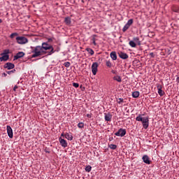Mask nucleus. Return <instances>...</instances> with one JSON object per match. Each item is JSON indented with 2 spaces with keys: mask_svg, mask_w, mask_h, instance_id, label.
<instances>
[{
  "mask_svg": "<svg viewBox=\"0 0 179 179\" xmlns=\"http://www.w3.org/2000/svg\"><path fill=\"white\" fill-rule=\"evenodd\" d=\"M32 51V55H31V58H37V57H41V55H42V54H47V52L43 50L41 46L38 45L35 48L34 47H31Z\"/></svg>",
  "mask_w": 179,
  "mask_h": 179,
  "instance_id": "nucleus-1",
  "label": "nucleus"
},
{
  "mask_svg": "<svg viewBox=\"0 0 179 179\" xmlns=\"http://www.w3.org/2000/svg\"><path fill=\"white\" fill-rule=\"evenodd\" d=\"M42 48V51H45V52L48 53V55H52L54 52H55V50H54V48L52 45L48 44V43H43L42 46H41Z\"/></svg>",
  "mask_w": 179,
  "mask_h": 179,
  "instance_id": "nucleus-2",
  "label": "nucleus"
},
{
  "mask_svg": "<svg viewBox=\"0 0 179 179\" xmlns=\"http://www.w3.org/2000/svg\"><path fill=\"white\" fill-rule=\"evenodd\" d=\"M142 115H138V117H136V120L138 122H142L144 129H148V128H149V117H142Z\"/></svg>",
  "mask_w": 179,
  "mask_h": 179,
  "instance_id": "nucleus-3",
  "label": "nucleus"
},
{
  "mask_svg": "<svg viewBox=\"0 0 179 179\" xmlns=\"http://www.w3.org/2000/svg\"><path fill=\"white\" fill-rule=\"evenodd\" d=\"M15 40L17 44L20 45L27 44V43H29V40L24 36H17Z\"/></svg>",
  "mask_w": 179,
  "mask_h": 179,
  "instance_id": "nucleus-4",
  "label": "nucleus"
},
{
  "mask_svg": "<svg viewBox=\"0 0 179 179\" xmlns=\"http://www.w3.org/2000/svg\"><path fill=\"white\" fill-rule=\"evenodd\" d=\"M127 134V130L125 129H120L115 134V135L116 136H125Z\"/></svg>",
  "mask_w": 179,
  "mask_h": 179,
  "instance_id": "nucleus-5",
  "label": "nucleus"
},
{
  "mask_svg": "<svg viewBox=\"0 0 179 179\" xmlns=\"http://www.w3.org/2000/svg\"><path fill=\"white\" fill-rule=\"evenodd\" d=\"M97 68H99V64H97V62L93 63L92 65V72L93 75L97 73Z\"/></svg>",
  "mask_w": 179,
  "mask_h": 179,
  "instance_id": "nucleus-6",
  "label": "nucleus"
},
{
  "mask_svg": "<svg viewBox=\"0 0 179 179\" xmlns=\"http://www.w3.org/2000/svg\"><path fill=\"white\" fill-rule=\"evenodd\" d=\"M59 142L62 148H66L68 146V143L66 142V140L62 138V137L59 138Z\"/></svg>",
  "mask_w": 179,
  "mask_h": 179,
  "instance_id": "nucleus-7",
  "label": "nucleus"
},
{
  "mask_svg": "<svg viewBox=\"0 0 179 179\" xmlns=\"http://www.w3.org/2000/svg\"><path fill=\"white\" fill-rule=\"evenodd\" d=\"M7 134L9 138H13V130H12V127H10V126H7Z\"/></svg>",
  "mask_w": 179,
  "mask_h": 179,
  "instance_id": "nucleus-8",
  "label": "nucleus"
},
{
  "mask_svg": "<svg viewBox=\"0 0 179 179\" xmlns=\"http://www.w3.org/2000/svg\"><path fill=\"white\" fill-rule=\"evenodd\" d=\"M119 54V57L120 58H121L122 59H128V55L124 52H120L118 53Z\"/></svg>",
  "mask_w": 179,
  "mask_h": 179,
  "instance_id": "nucleus-9",
  "label": "nucleus"
},
{
  "mask_svg": "<svg viewBox=\"0 0 179 179\" xmlns=\"http://www.w3.org/2000/svg\"><path fill=\"white\" fill-rule=\"evenodd\" d=\"M24 55V52H19L16 54V55L14 56V59H19V58H23V56Z\"/></svg>",
  "mask_w": 179,
  "mask_h": 179,
  "instance_id": "nucleus-10",
  "label": "nucleus"
},
{
  "mask_svg": "<svg viewBox=\"0 0 179 179\" xmlns=\"http://www.w3.org/2000/svg\"><path fill=\"white\" fill-rule=\"evenodd\" d=\"M4 68L6 69H13V68H15V64L12 63H6L4 65Z\"/></svg>",
  "mask_w": 179,
  "mask_h": 179,
  "instance_id": "nucleus-11",
  "label": "nucleus"
},
{
  "mask_svg": "<svg viewBox=\"0 0 179 179\" xmlns=\"http://www.w3.org/2000/svg\"><path fill=\"white\" fill-rule=\"evenodd\" d=\"M157 89H158V94H159V96H164V91H162V87L160 85H157Z\"/></svg>",
  "mask_w": 179,
  "mask_h": 179,
  "instance_id": "nucleus-12",
  "label": "nucleus"
},
{
  "mask_svg": "<svg viewBox=\"0 0 179 179\" xmlns=\"http://www.w3.org/2000/svg\"><path fill=\"white\" fill-rule=\"evenodd\" d=\"M143 160L146 164H150V159H149V157L148 155H144L143 157Z\"/></svg>",
  "mask_w": 179,
  "mask_h": 179,
  "instance_id": "nucleus-13",
  "label": "nucleus"
},
{
  "mask_svg": "<svg viewBox=\"0 0 179 179\" xmlns=\"http://www.w3.org/2000/svg\"><path fill=\"white\" fill-rule=\"evenodd\" d=\"M112 118H113V115H111V113H105L106 121H111Z\"/></svg>",
  "mask_w": 179,
  "mask_h": 179,
  "instance_id": "nucleus-14",
  "label": "nucleus"
},
{
  "mask_svg": "<svg viewBox=\"0 0 179 179\" xmlns=\"http://www.w3.org/2000/svg\"><path fill=\"white\" fill-rule=\"evenodd\" d=\"M2 57H0V61L2 62V61H8L9 59V55H1Z\"/></svg>",
  "mask_w": 179,
  "mask_h": 179,
  "instance_id": "nucleus-15",
  "label": "nucleus"
},
{
  "mask_svg": "<svg viewBox=\"0 0 179 179\" xmlns=\"http://www.w3.org/2000/svg\"><path fill=\"white\" fill-rule=\"evenodd\" d=\"M64 137L66 138V139H68V141H72L73 139V136H72V134H69V133H66L64 134Z\"/></svg>",
  "mask_w": 179,
  "mask_h": 179,
  "instance_id": "nucleus-16",
  "label": "nucleus"
},
{
  "mask_svg": "<svg viewBox=\"0 0 179 179\" xmlns=\"http://www.w3.org/2000/svg\"><path fill=\"white\" fill-rule=\"evenodd\" d=\"M110 58H112L113 61H117V53L115 52H111Z\"/></svg>",
  "mask_w": 179,
  "mask_h": 179,
  "instance_id": "nucleus-17",
  "label": "nucleus"
},
{
  "mask_svg": "<svg viewBox=\"0 0 179 179\" xmlns=\"http://www.w3.org/2000/svg\"><path fill=\"white\" fill-rule=\"evenodd\" d=\"M113 80H116V82H119V83L122 82V79L121 78V76H115L113 77Z\"/></svg>",
  "mask_w": 179,
  "mask_h": 179,
  "instance_id": "nucleus-18",
  "label": "nucleus"
},
{
  "mask_svg": "<svg viewBox=\"0 0 179 179\" xmlns=\"http://www.w3.org/2000/svg\"><path fill=\"white\" fill-rule=\"evenodd\" d=\"M133 41H134V43L138 44V45H141V41L139 40V37L133 38Z\"/></svg>",
  "mask_w": 179,
  "mask_h": 179,
  "instance_id": "nucleus-19",
  "label": "nucleus"
},
{
  "mask_svg": "<svg viewBox=\"0 0 179 179\" xmlns=\"http://www.w3.org/2000/svg\"><path fill=\"white\" fill-rule=\"evenodd\" d=\"M64 22H65L66 24H67V26H69V24H71V17H65Z\"/></svg>",
  "mask_w": 179,
  "mask_h": 179,
  "instance_id": "nucleus-20",
  "label": "nucleus"
},
{
  "mask_svg": "<svg viewBox=\"0 0 179 179\" xmlns=\"http://www.w3.org/2000/svg\"><path fill=\"white\" fill-rule=\"evenodd\" d=\"M132 97H134V99H138V97H139V92L136 91L132 92Z\"/></svg>",
  "mask_w": 179,
  "mask_h": 179,
  "instance_id": "nucleus-21",
  "label": "nucleus"
},
{
  "mask_svg": "<svg viewBox=\"0 0 179 179\" xmlns=\"http://www.w3.org/2000/svg\"><path fill=\"white\" fill-rule=\"evenodd\" d=\"M129 45H130V47H132L133 48H135V47H136V43H135L134 41H130L129 42Z\"/></svg>",
  "mask_w": 179,
  "mask_h": 179,
  "instance_id": "nucleus-22",
  "label": "nucleus"
},
{
  "mask_svg": "<svg viewBox=\"0 0 179 179\" xmlns=\"http://www.w3.org/2000/svg\"><path fill=\"white\" fill-rule=\"evenodd\" d=\"M129 24H126L125 25H124V27H123V29H122V31L124 32V33H125V31H127V30H128V29H129Z\"/></svg>",
  "mask_w": 179,
  "mask_h": 179,
  "instance_id": "nucleus-23",
  "label": "nucleus"
},
{
  "mask_svg": "<svg viewBox=\"0 0 179 179\" xmlns=\"http://www.w3.org/2000/svg\"><path fill=\"white\" fill-rule=\"evenodd\" d=\"M85 171L90 173V171H92V166L90 165L87 166L85 167Z\"/></svg>",
  "mask_w": 179,
  "mask_h": 179,
  "instance_id": "nucleus-24",
  "label": "nucleus"
},
{
  "mask_svg": "<svg viewBox=\"0 0 179 179\" xmlns=\"http://www.w3.org/2000/svg\"><path fill=\"white\" fill-rule=\"evenodd\" d=\"M109 148L110 149H113V150H115V149H117V145H115V144H110L109 145Z\"/></svg>",
  "mask_w": 179,
  "mask_h": 179,
  "instance_id": "nucleus-25",
  "label": "nucleus"
},
{
  "mask_svg": "<svg viewBox=\"0 0 179 179\" xmlns=\"http://www.w3.org/2000/svg\"><path fill=\"white\" fill-rule=\"evenodd\" d=\"M17 36H19V34H17V33H13V34H10V38H15V37H16Z\"/></svg>",
  "mask_w": 179,
  "mask_h": 179,
  "instance_id": "nucleus-26",
  "label": "nucleus"
},
{
  "mask_svg": "<svg viewBox=\"0 0 179 179\" xmlns=\"http://www.w3.org/2000/svg\"><path fill=\"white\" fill-rule=\"evenodd\" d=\"M106 66H108V68H111V66H112L111 62H110L109 60L106 61Z\"/></svg>",
  "mask_w": 179,
  "mask_h": 179,
  "instance_id": "nucleus-27",
  "label": "nucleus"
},
{
  "mask_svg": "<svg viewBox=\"0 0 179 179\" xmlns=\"http://www.w3.org/2000/svg\"><path fill=\"white\" fill-rule=\"evenodd\" d=\"M64 66H65L66 68H69V67L71 66V62H64Z\"/></svg>",
  "mask_w": 179,
  "mask_h": 179,
  "instance_id": "nucleus-28",
  "label": "nucleus"
},
{
  "mask_svg": "<svg viewBox=\"0 0 179 179\" xmlns=\"http://www.w3.org/2000/svg\"><path fill=\"white\" fill-rule=\"evenodd\" d=\"M132 23H134V20L130 19L128 20L127 24H128L129 27H131V25L132 24Z\"/></svg>",
  "mask_w": 179,
  "mask_h": 179,
  "instance_id": "nucleus-29",
  "label": "nucleus"
},
{
  "mask_svg": "<svg viewBox=\"0 0 179 179\" xmlns=\"http://www.w3.org/2000/svg\"><path fill=\"white\" fill-rule=\"evenodd\" d=\"M78 128L82 129V128H83V127H85V124H83V122H80L78 124Z\"/></svg>",
  "mask_w": 179,
  "mask_h": 179,
  "instance_id": "nucleus-30",
  "label": "nucleus"
},
{
  "mask_svg": "<svg viewBox=\"0 0 179 179\" xmlns=\"http://www.w3.org/2000/svg\"><path fill=\"white\" fill-rule=\"evenodd\" d=\"M9 54V50H4L1 55H8Z\"/></svg>",
  "mask_w": 179,
  "mask_h": 179,
  "instance_id": "nucleus-31",
  "label": "nucleus"
},
{
  "mask_svg": "<svg viewBox=\"0 0 179 179\" xmlns=\"http://www.w3.org/2000/svg\"><path fill=\"white\" fill-rule=\"evenodd\" d=\"M89 54H90V55H94V51L92 49H89L87 50Z\"/></svg>",
  "mask_w": 179,
  "mask_h": 179,
  "instance_id": "nucleus-32",
  "label": "nucleus"
},
{
  "mask_svg": "<svg viewBox=\"0 0 179 179\" xmlns=\"http://www.w3.org/2000/svg\"><path fill=\"white\" fill-rule=\"evenodd\" d=\"M15 72H16V70L15 69H13L11 71H7V73L8 75H11V73H15Z\"/></svg>",
  "mask_w": 179,
  "mask_h": 179,
  "instance_id": "nucleus-33",
  "label": "nucleus"
},
{
  "mask_svg": "<svg viewBox=\"0 0 179 179\" xmlns=\"http://www.w3.org/2000/svg\"><path fill=\"white\" fill-rule=\"evenodd\" d=\"M73 87L78 88V87H79V83H73Z\"/></svg>",
  "mask_w": 179,
  "mask_h": 179,
  "instance_id": "nucleus-34",
  "label": "nucleus"
},
{
  "mask_svg": "<svg viewBox=\"0 0 179 179\" xmlns=\"http://www.w3.org/2000/svg\"><path fill=\"white\" fill-rule=\"evenodd\" d=\"M123 101H124V99L120 98V99H119V101H117V103H118L119 104H121V103H122Z\"/></svg>",
  "mask_w": 179,
  "mask_h": 179,
  "instance_id": "nucleus-35",
  "label": "nucleus"
},
{
  "mask_svg": "<svg viewBox=\"0 0 179 179\" xmlns=\"http://www.w3.org/2000/svg\"><path fill=\"white\" fill-rule=\"evenodd\" d=\"M92 43L94 44V45H96V38H92Z\"/></svg>",
  "mask_w": 179,
  "mask_h": 179,
  "instance_id": "nucleus-36",
  "label": "nucleus"
},
{
  "mask_svg": "<svg viewBox=\"0 0 179 179\" xmlns=\"http://www.w3.org/2000/svg\"><path fill=\"white\" fill-rule=\"evenodd\" d=\"M152 58H155V54L153 52L150 53Z\"/></svg>",
  "mask_w": 179,
  "mask_h": 179,
  "instance_id": "nucleus-37",
  "label": "nucleus"
},
{
  "mask_svg": "<svg viewBox=\"0 0 179 179\" xmlns=\"http://www.w3.org/2000/svg\"><path fill=\"white\" fill-rule=\"evenodd\" d=\"M17 89V85H15L13 88L14 92H16Z\"/></svg>",
  "mask_w": 179,
  "mask_h": 179,
  "instance_id": "nucleus-38",
  "label": "nucleus"
},
{
  "mask_svg": "<svg viewBox=\"0 0 179 179\" xmlns=\"http://www.w3.org/2000/svg\"><path fill=\"white\" fill-rule=\"evenodd\" d=\"M111 72H112V73H113L114 75H117V71L112 70Z\"/></svg>",
  "mask_w": 179,
  "mask_h": 179,
  "instance_id": "nucleus-39",
  "label": "nucleus"
},
{
  "mask_svg": "<svg viewBox=\"0 0 179 179\" xmlns=\"http://www.w3.org/2000/svg\"><path fill=\"white\" fill-rule=\"evenodd\" d=\"M87 118H92V115L87 114Z\"/></svg>",
  "mask_w": 179,
  "mask_h": 179,
  "instance_id": "nucleus-40",
  "label": "nucleus"
},
{
  "mask_svg": "<svg viewBox=\"0 0 179 179\" xmlns=\"http://www.w3.org/2000/svg\"><path fill=\"white\" fill-rule=\"evenodd\" d=\"M2 76H4V77H6V76H7V74H6V73H3L2 74Z\"/></svg>",
  "mask_w": 179,
  "mask_h": 179,
  "instance_id": "nucleus-41",
  "label": "nucleus"
},
{
  "mask_svg": "<svg viewBox=\"0 0 179 179\" xmlns=\"http://www.w3.org/2000/svg\"><path fill=\"white\" fill-rule=\"evenodd\" d=\"M176 82H177V83H179V77H177Z\"/></svg>",
  "mask_w": 179,
  "mask_h": 179,
  "instance_id": "nucleus-42",
  "label": "nucleus"
},
{
  "mask_svg": "<svg viewBox=\"0 0 179 179\" xmlns=\"http://www.w3.org/2000/svg\"><path fill=\"white\" fill-rule=\"evenodd\" d=\"M62 136H63V137L65 136V135L64 134V133H62V134H61L60 138H62Z\"/></svg>",
  "mask_w": 179,
  "mask_h": 179,
  "instance_id": "nucleus-43",
  "label": "nucleus"
},
{
  "mask_svg": "<svg viewBox=\"0 0 179 179\" xmlns=\"http://www.w3.org/2000/svg\"><path fill=\"white\" fill-rule=\"evenodd\" d=\"M2 23V20L0 19V24Z\"/></svg>",
  "mask_w": 179,
  "mask_h": 179,
  "instance_id": "nucleus-44",
  "label": "nucleus"
}]
</instances>
